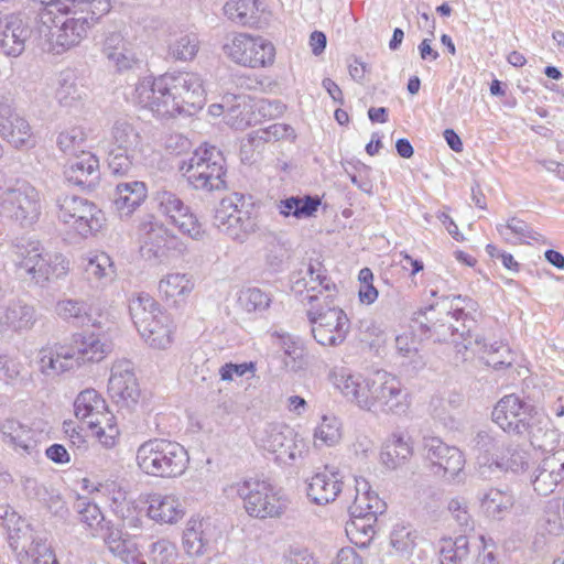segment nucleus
Segmentation results:
<instances>
[{
    "mask_svg": "<svg viewBox=\"0 0 564 564\" xmlns=\"http://www.w3.org/2000/svg\"><path fill=\"white\" fill-rule=\"evenodd\" d=\"M133 100L159 118L192 116L205 104L204 82L193 72L145 77L135 85Z\"/></svg>",
    "mask_w": 564,
    "mask_h": 564,
    "instance_id": "1",
    "label": "nucleus"
},
{
    "mask_svg": "<svg viewBox=\"0 0 564 564\" xmlns=\"http://www.w3.org/2000/svg\"><path fill=\"white\" fill-rule=\"evenodd\" d=\"M475 305L476 303L473 300L463 299L460 295L451 300L445 297L441 302L431 304L424 314L426 315L436 308L445 313V318L433 323L432 327L434 333L438 335V340H448L446 332H442L441 328H446L449 332L451 341L456 352L462 355L463 360L467 359L465 352L471 350L474 354L480 355L487 366L495 369L511 366L513 356L507 345L498 341L487 344L480 335L471 334V326L475 321L468 317L465 308L475 311Z\"/></svg>",
    "mask_w": 564,
    "mask_h": 564,
    "instance_id": "2",
    "label": "nucleus"
},
{
    "mask_svg": "<svg viewBox=\"0 0 564 564\" xmlns=\"http://www.w3.org/2000/svg\"><path fill=\"white\" fill-rule=\"evenodd\" d=\"M335 386L365 411L401 415L410 408L409 395L400 380L387 371H377L367 378L341 371L335 377Z\"/></svg>",
    "mask_w": 564,
    "mask_h": 564,
    "instance_id": "3",
    "label": "nucleus"
},
{
    "mask_svg": "<svg viewBox=\"0 0 564 564\" xmlns=\"http://www.w3.org/2000/svg\"><path fill=\"white\" fill-rule=\"evenodd\" d=\"M57 11L65 13L66 18L59 25L51 31L47 51L54 54H62L82 43L88 32L99 23L110 10L109 0H91L86 6H57Z\"/></svg>",
    "mask_w": 564,
    "mask_h": 564,
    "instance_id": "4",
    "label": "nucleus"
},
{
    "mask_svg": "<svg viewBox=\"0 0 564 564\" xmlns=\"http://www.w3.org/2000/svg\"><path fill=\"white\" fill-rule=\"evenodd\" d=\"M111 344L99 335H76L70 346L41 349L40 370L46 376H55L85 362H99L111 351Z\"/></svg>",
    "mask_w": 564,
    "mask_h": 564,
    "instance_id": "5",
    "label": "nucleus"
},
{
    "mask_svg": "<svg viewBox=\"0 0 564 564\" xmlns=\"http://www.w3.org/2000/svg\"><path fill=\"white\" fill-rule=\"evenodd\" d=\"M137 464L149 476L176 478L188 468L189 456L183 445L166 438H151L137 449Z\"/></svg>",
    "mask_w": 564,
    "mask_h": 564,
    "instance_id": "6",
    "label": "nucleus"
},
{
    "mask_svg": "<svg viewBox=\"0 0 564 564\" xmlns=\"http://www.w3.org/2000/svg\"><path fill=\"white\" fill-rule=\"evenodd\" d=\"M355 499L347 506L350 520L346 533L351 542L365 547L376 534L378 516L386 511V503L364 478H355Z\"/></svg>",
    "mask_w": 564,
    "mask_h": 564,
    "instance_id": "7",
    "label": "nucleus"
},
{
    "mask_svg": "<svg viewBox=\"0 0 564 564\" xmlns=\"http://www.w3.org/2000/svg\"><path fill=\"white\" fill-rule=\"evenodd\" d=\"M228 494L241 498L248 514L259 519L280 517L289 503L281 489L268 480L258 478L243 479L232 484Z\"/></svg>",
    "mask_w": 564,
    "mask_h": 564,
    "instance_id": "8",
    "label": "nucleus"
},
{
    "mask_svg": "<svg viewBox=\"0 0 564 564\" xmlns=\"http://www.w3.org/2000/svg\"><path fill=\"white\" fill-rule=\"evenodd\" d=\"M17 265L32 281L43 285L52 278H61L68 271V262L61 253L44 250L37 240L20 239L14 246Z\"/></svg>",
    "mask_w": 564,
    "mask_h": 564,
    "instance_id": "9",
    "label": "nucleus"
},
{
    "mask_svg": "<svg viewBox=\"0 0 564 564\" xmlns=\"http://www.w3.org/2000/svg\"><path fill=\"white\" fill-rule=\"evenodd\" d=\"M181 170L195 189L213 192L226 188L225 158L214 145L198 148Z\"/></svg>",
    "mask_w": 564,
    "mask_h": 564,
    "instance_id": "10",
    "label": "nucleus"
},
{
    "mask_svg": "<svg viewBox=\"0 0 564 564\" xmlns=\"http://www.w3.org/2000/svg\"><path fill=\"white\" fill-rule=\"evenodd\" d=\"M245 200L243 194L232 193L221 199L214 216V224L218 230L240 243L258 229L256 218L243 208Z\"/></svg>",
    "mask_w": 564,
    "mask_h": 564,
    "instance_id": "11",
    "label": "nucleus"
},
{
    "mask_svg": "<svg viewBox=\"0 0 564 564\" xmlns=\"http://www.w3.org/2000/svg\"><path fill=\"white\" fill-rule=\"evenodd\" d=\"M307 317L312 325V335L319 345L336 347L345 341L350 323L346 313L334 305L333 301H327L326 306L312 307Z\"/></svg>",
    "mask_w": 564,
    "mask_h": 564,
    "instance_id": "12",
    "label": "nucleus"
},
{
    "mask_svg": "<svg viewBox=\"0 0 564 564\" xmlns=\"http://www.w3.org/2000/svg\"><path fill=\"white\" fill-rule=\"evenodd\" d=\"M3 210L9 218L21 227H31L42 214L40 192L29 182H17L3 196Z\"/></svg>",
    "mask_w": 564,
    "mask_h": 564,
    "instance_id": "13",
    "label": "nucleus"
},
{
    "mask_svg": "<svg viewBox=\"0 0 564 564\" xmlns=\"http://www.w3.org/2000/svg\"><path fill=\"white\" fill-rule=\"evenodd\" d=\"M223 50L236 64L251 68L272 65L275 58V47L270 41L246 33L236 34Z\"/></svg>",
    "mask_w": 564,
    "mask_h": 564,
    "instance_id": "14",
    "label": "nucleus"
},
{
    "mask_svg": "<svg viewBox=\"0 0 564 564\" xmlns=\"http://www.w3.org/2000/svg\"><path fill=\"white\" fill-rule=\"evenodd\" d=\"M58 218L72 225L82 237L97 232L101 226L104 216L101 210L86 198L75 195H62L56 200Z\"/></svg>",
    "mask_w": 564,
    "mask_h": 564,
    "instance_id": "15",
    "label": "nucleus"
},
{
    "mask_svg": "<svg viewBox=\"0 0 564 564\" xmlns=\"http://www.w3.org/2000/svg\"><path fill=\"white\" fill-rule=\"evenodd\" d=\"M425 459L431 471L447 481H460L465 457L459 448L444 443L438 437L424 438Z\"/></svg>",
    "mask_w": 564,
    "mask_h": 564,
    "instance_id": "16",
    "label": "nucleus"
},
{
    "mask_svg": "<svg viewBox=\"0 0 564 564\" xmlns=\"http://www.w3.org/2000/svg\"><path fill=\"white\" fill-rule=\"evenodd\" d=\"M257 438L263 449L274 454L275 459L285 465H292L304 453L303 441H297L293 429L284 424H268Z\"/></svg>",
    "mask_w": 564,
    "mask_h": 564,
    "instance_id": "17",
    "label": "nucleus"
},
{
    "mask_svg": "<svg viewBox=\"0 0 564 564\" xmlns=\"http://www.w3.org/2000/svg\"><path fill=\"white\" fill-rule=\"evenodd\" d=\"M343 495L344 502L348 506L355 499V487H347L344 477L335 467L326 466L324 470L316 473L307 480L306 496L312 503L326 506Z\"/></svg>",
    "mask_w": 564,
    "mask_h": 564,
    "instance_id": "18",
    "label": "nucleus"
},
{
    "mask_svg": "<svg viewBox=\"0 0 564 564\" xmlns=\"http://www.w3.org/2000/svg\"><path fill=\"white\" fill-rule=\"evenodd\" d=\"M248 97L245 95L230 96L229 107L225 113V121L228 126L236 130H243L251 126L253 120V111L256 108L259 113L264 117H276L284 111V105L279 100H260L254 106L247 102Z\"/></svg>",
    "mask_w": 564,
    "mask_h": 564,
    "instance_id": "19",
    "label": "nucleus"
},
{
    "mask_svg": "<svg viewBox=\"0 0 564 564\" xmlns=\"http://www.w3.org/2000/svg\"><path fill=\"white\" fill-rule=\"evenodd\" d=\"M108 393L120 406L130 408L138 402L140 389L130 360H118L112 365L108 381Z\"/></svg>",
    "mask_w": 564,
    "mask_h": 564,
    "instance_id": "20",
    "label": "nucleus"
},
{
    "mask_svg": "<svg viewBox=\"0 0 564 564\" xmlns=\"http://www.w3.org/2000/svg\"><path fill=\"white\" fill-rule=\"evenodd\" d=\"M0 137L14 149L34 147L29 121L20 116L7 99H0Z\"/></svg>",
    "mask_w": 564,
    "mask_h": 564,
    "instance_id": "21",
    "label": "nucleus"
},
{
    "mask_svg": "<svg viewBox=\"0 0 564 564\" xmlns=\"http://www.w3.org/2000/svg\"><path fill=\"white\" fill-rule=\"evenodd\" d=\"M529 408L516 394L503 397L495 405L492 421L507 433L523 435L528 427Z\"/></svg>",
    "mask_w": 564,
    "mask_h": 564,
    "instance_id": "22",
    "label": "nucleus"
},
{
    "mask_svg": "<svg viewBox=\"0 0 564 564\" xmlns=\"http://www.w3.org/2000/svg\"><path fill=\"white\" fill-rule=\"evenodd\" d=\"M219 532L209 519L188 520L183 533V547L189 556L209 553L218 539Z\"/></svg>",
    "mask_w": 564,
    "mask_h": 564,
    "instance_id": "23",
    "label": "nucleus"
},
{
    "mask_svg": "<svg viewBox=\"0 0 564 564\" xmlns=\"http://www.w3.org/2000/svg\"><path fill=\"white\" fill-rule=\"evenodd\" d=\"M75 415L87 423L90 429H98L97 434H105L104 421H110L106 401L94 389L82 391L74 402Z\"/></svg>",
    "mask_w": 564,
    "mask_h": 564,
    "instance_id": "24",
    "label": "nucleus"
},
{
    "mask_svg": "<svg viewBox=\"0 0 564 564\" xmlns=\"http://www.w3.org/2000/svg\"><path fill=\"white\" fill-rule=\"evenodd\" d=\"M98 158L88 151L75 156L65 169L66 180L84 189H94L100 180Z\"/></svg>",
    "mask_w": 564,
    "mask_h": 564,
    "instance_id": "25",
    "label": "nucleus"
},
{
    "mask_svg": "<svg viewBox=\"0 0 564 564\" xmlns=\"http://www.w3.org/2000/svg\"><path fill=\"white\" fill-rule=\"evenodd\" d=\"M101 52L118 72L130 70L139 64L131 44L120 32L113 31L105 34Z\"/></svg>",
    "mask_w": 564,
    "mask_h": 564,
    "instance_id": "26",
    "label": "nucleus"
},
{
    "mask_svg": "<svg viewBox=\"0 0 564 564\" xmlns=\"http://www.w3.org/2000/svg\"><path fill=\"white\" fill-rule=\"evenodd\" d=\"M36 323V310L22 300H11L0 312V332L23 333Z\"/></svg>",
    "mask_w": 564,
    "mask_h": 564,
    "instance_id": "27",
    "label": "nucleus"
},
{
    "mask_svg": "<svg viewBox=\"0 0 564 564\" xmlns=\"http://www.w3.org/2000/svg\"><path fill=\"white\" fill-rule=\"evenodd\" d=\"M147 196L148 187L144 182H119L112 194V205L121 219L128 218L141 206Z\"/></svg>",
    "mask_w": 564,
    "mask_h": 564,
    "instance_id": "28",
    "label": "nucleus"
},
{
    "mask_svg": "<svg viewBox=\"0 0 564 564\" xmlns=\"http://www.w3.org/2000/svg\"><path fill=\"white\" fill-rule=\"evenodd\" d=\"M31 33L32 29L26 19L20 14L9 15L1 32L0 47L8 56H19L24 51Z\"/></svg>",
    "mask_w": 564,
    "mask_h": 564,
    "instance_id": "29",
    "label": "nucleus"
},
{
    "mask_svg": "<svg viewBox=\"0 0 564 564\" xmlns=\"http://www.w3.org/2000/svg\"><path fill=\"white\" fill-rule=\"evenodd\" d=\"M562 482H564V460L560 457V453H555L545 457L538 466L532 485L539 495L547 496Z\"/></svg>",
    "mask_w": 564,
    "mask_h": 564,
    "instance_id": "30",
    "label": "nucleus"
},
{
    "mask_svg": "<svg viewBox=\"0 0 564 564\" xmlns=\"http://www.w3.org/2000/svg\"><path fill=\"white\" fill-rule=\"evenodd\" d=\"M195 283L192 275L186 273H167L159 282V293L169 304L180 306L186 303L194 290Z\"/></svg>",
    "mask_w": 564,
    "mask_h": 564,
    "instance_id": "31",
    "label": "nucleus"
},
{
    "mask_svg": "<svg viewBox=\"0 0 564 564\" xmlns=\"http://www.w3.org/2000/svg\"><path fill=\"white\" fill-rule=\"evenodd\" d=\"M148 503V516L158 523L173 524L184 517L183 505L174 495L152 494Z\"/></svg>",
    "mask_w": 564,
    "mask_h": 564,
    "instance_id": "32",
    "label": "nucleus"
},
{
    "mask_svg": "<svg viewBox=\"0 0 564 564\" xmlns=\"http://www.w3.org/2000/svg\"><path fill=\"white\" fill-rule=\"evenodd\" d=\"M413 455L411 437L403 432H393L384 442L380 459L389 469H397L405 465Z\"/></svg>",
    "mask_w": 564,
    "mask_h": 564,
    "instance_id": "33",
    "label": "nucleus"
},
{
    "mask_svg": "<svg viewBox=\"0 0 564 564\" xmlns=\"http://www.w3.org/2000/svg\"><path fill=\"white\" fill-rule=\"evenodd\" d=\"M0 518L8 533L10 547L13 551L21 550L26 554L30 543L33 540H37L32 535L30 525L13 509H7Z\"/></svg>",
    "mask_w": 564,
    "mask_h": 564,
    "instance_id": "34",
    "label": "nucleus"
},
{
    "mask_svg": "<svg viewBox=\"0 0 564 564\" xmlns=\"http://www.w3.org/2000/svg\"><path fill=\"white\" fill-rule=\"evenodd\" d=\"M321 205L318 196H290L276 202L279 214L284 218L306 219L313 217Z\"/></svg>",
    "mask_w": 564,
    "mask_h": 564,
    "instance_id": "35",
    "label": "nucleus"
},
{
    "mask_svg": "<svg viewBox=\"0 0 564 564\" xmlns=\"http://www.w3.org/2000/svg\"><path fill=\"white\" fill-rule=\"evenodd\" d=\"M283 352V366L288 371L297 372L305 366L304 348L301 340L290 334L273 333Z\"/></svg>",
    "mask_w": 564,
    "mask_h": 564,
    "instance_id": "36",
    "label": "nucleus"
},
{
    "mask_svg": "<svg viewBox=\"0 0 564 564\" xmlns=\"http://www.w3.org/2000/svg\"><path fill=\"white\" fill-rule=\"evenodd\" d=\"M141 137L139 131L126 119L115 121L111 129L109 149L120 151H141Z\"/></svg>",
    "mask_w": 564,
    "mask_h": 564,
    "instance_id": "37",
    "label": "nucleus"
},
{
    "mask_svg": "<svg viewBox=\"0 0 564 564\" xmlns=\"http://www.w3.org/2000/svg\"><path fill=\"white\" fill-rule=\"evenodd\" d=\"M90 306L84 300L63 299L55 305L56 315L73 326H84L91 321Z\"/></svg>",
    "mask_w": 564,
    "mask_h": 564,
    "instance_id": "38",
    "label": "nucleus"
},
{
    "mask_svg": "<svg viewBox=\"0 0 564 564\" xmlns=\"http://www.w3.org/2000/svg\"><path fill=\"white\" fill-rule=\"evenodd\" d=\"M551 420L539 413L529 414L528 427L525 433L530 437V442L533 446L546 449L547 446L552 445L556 440V432L551 427Z\"/></svg>",
    "mask_w": 564,
    "mask_h": 564,
    "instance_id": "39",
    "label": "nucleus"
},
{
    "mask_svg": "<svg viewBox=\"0 0 564 564\" xmlns=\"http://www.w3.org/2000/svg\"><path fill=\"white\" fill-rule=\"evenodd\" d=\"M260 0H229L224 12L229 20L241 25L252 26L259 21Z\"/></svg>",
    "mask_w": 564,
    "mask_h": 564,
    "instance_id": "40",
    "label": "nucleus"
},
{
    "mask_svg": "<svg viewBox=\"0 0 564 564\" xmlns=\"http://www.w3.org/2000/svg\"><path fill=\"white\" fill-rule=\"evenodd\" d=\"M514 497L509 490L491 488L481 498L484 512L492 519H502L512 508Z\"/></svg>",
    "mask_w": 564,
    "mask_h": 564,
    "instance_id": "41",
    "label": "nucleus"
},
{
    "mask_svg": "<svg viewBox=\"0 0 564 564\" xmlns=\"http://www.w3.org/2000/svg\"><path fill=\"white\" fill-rule=\"evenodd\" d=\"M84 270L88 280L96 281L101 285L111 282L116 276L115 263L105 252L88 257Z\"/></svg>",
    "mask_w": 564,
    "mask_h": 564,
    "instance_id": "42",
    "label": "nucleus"
},
{
    "mask_svg": "<svg viewBox=\"0 0 564 564\" xmlns=\"http://www.w3.org/2000/svg\"><path fill=\"white\" fill-rule=\"evenodd\" d=\"M315 446H335L343 437V424L334 414H324L314 430Z\"/></svg>",
    "mask_w": 564,
    "mask_h": 564,
    "instance_id": "43",
    "label": "nucleus"
},
{
    "mask_svg": "<svg viewBox=\"0 0 564 564\" xmlns=\"http://www.w3.org/2000/svg\"><path fill=\"white\" fill-rule=\"evenodd\" d=\"M129 312L137 329L145 327L148 321L160 315L159 303L149 294L141 293L132 299L129 304Z\"/></svg>",
    "mask_w": 564,
    "mask_h": 564,
    "instance_id": "44",
    "label": "nucleus"
},
{
    "mask_svg": "<svg viewBox=\"0 0 564 564\" xmlns=\"http://www.w3.org/2000/svg\"><path fill=\"white\" fill-rule=\"evenodd\" d=\"M142 240V249H147L149 253L159 257L167 241V230L163 225L155 221H143L139 228Z\"/></svg>",
    "mask_w": 564,
    "mask_h": 564,
    "instance_id": "45",
    "label": "nucleus"
},
{
    "mask_svg": "<svg viewBox=\"0 0 564 564\" xmlns=\"http://www.w3.org/2000/svg\"><path fill=\"white\" fill-rule=\"evenodd\" d=\"M494 457V464L501 470L518 473L528 466V454L518 445L506 444L501 446Z\"/></svg>",
    "mask_w": 564,
    "mask_h": 564,
    "instance_id": "46",
    "label": "nucleus"
},
{
    "mask_svg": "<svg viewBox=\"0 0 564 564\" xmlns=\"http://www.w3.org/2000/svg\"><path fill=\"white\" fill-rule=\"evenodd\" d=\"M271 295L260 288H245L238 293V306L246 313L261 314L270 307Z\"/></svg>",
    "mask_w": 564,
    "mask_h": 564,
    "instance_id": "47",
    "label": "nucleus"
},
{
    "mask_svg": "<svg viewBox=\"0 0 564 564\" xmlns=\"http://www.w3.org/2000/svg\"><path fill=\"white\" fill-rule=\"evenodd\" d=\"M56 144L63 153L76 156L85 151L87 135L82 127H68L58 133Z\"/></svg>",
    "mask_w": 564,
    "mask_h": 564,
    "instance_id": "48",
    "label": "nucleus"
},
{
    "mask_svg": "<svg viewBox=\"0 0 564 564\" xmlns=\"http://www.w3.org/2000/svg\"><path fill=\"white\" fill-rule=\"evenodd\" d=\"M1 432L15 448L29 452L33 443L32 430L14 419H7L1 424Z\"/></svg>",
    "mask_w": 564,
    "mask_h": 564,
    "instance_id": "49",
    "label": "nucleus"
},
{
    "mask_svg": "<svg viewBox=\"0 0 564 564\" xmlns=\"http://www.w3.org/2000/svg\"><path fill=\"white\" fill-rule=\"evenodd\" d=\"M55 97L61 106L72 107L82 99L80 88L76 84V76L72 70H63L58 75Z\"/></svg>",
    "mask_w": 564,
    "mask_h": 564,
    "instance_id": "50",
    "label": "nucleus"
},
{
    "mask_svg": "<svg viewBox=\"0 0 564 564\" xmlns=\"http://www.w3.org/2000/svg\"><path fill=\"white\" fill-rule=\"evenodd\" d=\"M74 508L79 514L80 522L91 530V535H98L100 528L107 522L99 507L85 497H77Z\"/></svg>",
    "mask_w": 564,
    "mask_h": 564,
    "instance_id": "51",
    "label": "nucleus"
},
{
    "mask_svg": "<svg viewBox=\"0 0 564 564\" xmlns=\"http://www.w3.org/2000/svg\"><path fill=\"white\" fill-rule=\"evenodd\" d=\"M150 564H172L178 556L177 546L166 538L149 543L145 550Z\"/></svg>",
    "mask_w": 564,
    "mask_h": 564,
    "instance_id": "52",
    "label": "nucleus"
},
{
    "mask_svg": "<svg viewBox=\"0 0 564 564\" xmlns=\"http://www.w3.org/2000/svg\"><path fill=\"white\" fill-rule=\"evenodd\" d=\"M141 151H120L109 149L108 167L111 174L117 176L128 175L138 163Z\"/></svg>",
    "mask_w": 564,
    "mask_h": 564,
    "instance_id": "53",
    "label": "nucleus"
},
{
    "mask_svg": "<svg viewBox=\"0 0 564 564\" xmlns=\"http://www.w3.org/2000/svg\"><path fill=\"white\" fill-rule=\"evenodd\" d=\"M199 48V41L196 34H181L169 44V55L175 61L193 59Z\"/></svg>",
    "mask_w": 564,
    "mask_h": 564,
    "instance_id": "54",
    "label": "nucleus"
},
{
    "mask_svg": "<svg viewBox=\"0 0 564 564\" xmlns=\"http://www.w3.org/2000/svg\"><path fill=\"white\" fill-rule=\"evenodd\" d=\"M417 533L406 525H395L390 535V544L403 557L411 555L416 545Z\"/></svg>",
    "mask_w": 564,
    "mask_h": 564,
    "instance_id": "55",
    "label": "nucleus"
},
{
    "mask_svg": "<svg viewBox=\"0 0 564 564\" xmlns=\"http://www.w3.org/2000/svg\"><path fill=\"white\" fill-rule=\"evenodd\" d=\"M296 137L294 129L286 123H272L264 129H259L250 134V139L254 142L257 139L263 142L278 141L280 139L294 140Z\"/></svg>",
    "mask_w": 564,
    "mask_h": 564,
    "instance_id": "56",
    "label": "nucleus"
},
{
    "mask_svg": "<svg viewBox=\"0 0 564 564\" xmlns=\"http://www.w3.org/2000/svg\"><path fill=\"white\" fill-rule=\"evenodd\" d=\"M155 200L162 214L171 219V223L176 216L184 213L187 207L176 194L169 191H160L155 195Z\"/></svg>",
    "mask_w": 564,
    "mask_h": 564,
    "instance_id": "57",
    "label": "nucleus"
},
{
    "mask_svg": "<svg viewBox=\"0 0 564 564\" xmlns=\"http://www.w3.org/2000/svg\"><path fill=\"white\" fill-rule=\"evenodd\" d=\"M505 230H509L511 234H513L521 243L528 242L529 240L538 241L540 237V234L532 230V228L525 221L516 217L511 218L506 226H498V231L502 236H507Z\"/></svg>",
    "mask_w": 564,
    "mask_h": 564,
    "instance_id": "58",
    "label": "nucleus"
},
{
    "mask_svg": "<svg viewBox=\"0 0 564 564\" xmlns=\"http://www.w3.org/2000/svg\"><path fill=\"white\" fill-rule=\"evenodd\" d=\"M183 234L188 235L193 239H200L203 237L204 230L202 225L197 220L196 216L191 213L189 207L187 206L181 215L176 216V218L172 221Z\"/></svg>",
    "mask_w": 564,
    "mask_h": 564,
    "instance_id": "59",
    "label": "nucleus"
},
{
    "mask_svg": "<svg viewBox=\"0 0 564 564\" xmlns=\"http://www.w3.org/2000/svg\"><path fill=\"white\" fill-rule=\"evenodd\" d=\"M307 275L310 278V284L316 283L318 284L324 291L329 292L325 296L326 302L333 301L334 294L332 291H336V285L330 281V279L326 274V270L322 265V263H310L307 268Z\"/></svg>",
    "mask_w": 564,
    "mask_h": 564,
    "instance_id": "60",
    "label": "nucleus"
},
{
    "mask_svg": "<svg viewBox=\"0 0 564 564\" xmlns=\"http://www.w3.org/2000/svg\"><path fill=\"white\" fill-rule=\"evenodd\" d=\"M26 556L32 557L33 564H58L51 546L44 540H33L26 551Z\"/></svg>",
    "mask_w": 564,
    "mask_h": 564,
    "instance_id": "61",
    "label": "nucleus"
},
{
    "mask_svg": "<svg viewBox=\"0 0 564 564\" xmlns=\"http://www.w3.org/2000/svg\"><path fill=\"white\" fill-rule=\"evenodd\" d=\"M473 443L476 449L492 454L494 457L500 446H505V441L500 436L494 435L488 431H479L474 437Z\"/></svg>",
    "mask_w": 564,
    "mask_h": 564,
    "instance_id": "62",
    "label": "nucleus"
},
{
    "mask_svg": "<svg viewBox=\"0 0 564 564\" xmlns=\"http://www.w3.org/2000/svg\"><path fill=\"white\" fill-rule=\"evenodd\" d=\"M97 536L104 540L110 553H113L128 541V539L123 538L122 531L115 528L109 521L102 524Z\"/></svg>",
    "mask_w": 564,
    "mask_h": 564,
    "instance_id": "63",
    "label": "nucleus"
},
{
    "mask_svg": "<svg viewBox=\"0 0 564 564\" xmlns=\"http://www.w3.org/2000/svg\"><path fill=\"white\" fill-rule=\"evenodd\" d=\"M112 554L119 557L126 564H148L147 561L142 557V554L139 551L138 545L131 540H128Z\"/></svg>",
    "mask_w": 564,
    "mask_h": 564,
    "instance_id": "64",
    "label": "nucleus"
}]
</instances>
